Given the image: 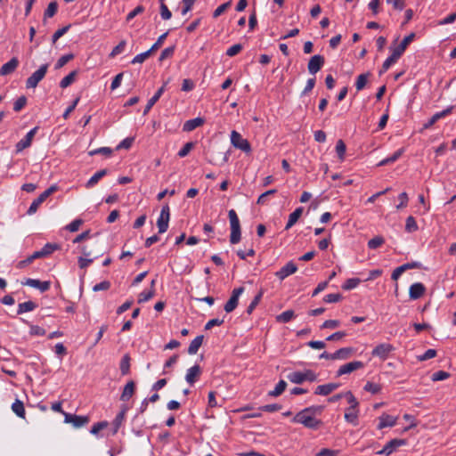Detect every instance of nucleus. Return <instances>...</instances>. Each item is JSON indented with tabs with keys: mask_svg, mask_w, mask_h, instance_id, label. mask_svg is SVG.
Instances as JSON below:
<instances>
[{
	"mask_svg": "<svg viewBox=\"0 0 456 456\" xmlns=\"http://www.w3.org/2000/svg\"><path fill=\"white\" fill-rule=\"evenodd\" d=\"M317 410L318 408L314 407L305 408L294 416L292 421L300 423L305 428L315 429L321 424V421L314 417Z\"/></svg>",
	"mask_w": 456,
	"mask_h": 456,
	"instance_id": "f257e3e1",
	"label": "nucleus"
},
{
	"mask_svg": "<svg viewBox=\"0 0 456 456\" xmlns=\"http://www.w3.org/2000/svg\"><path fill=\"white\" fill-rule=\"evenodd\" d=\"M48 64H43L34 71L26 80V87L28 89L36 88L39 82L45 77L48 70Z\"/></svg>",
	"mask_w": 456,
	"mask_h": 456,
	"instance_id": "f03ea898",
	"label": "nucleus"
},
{
	"mask_svg": "<svg viewBox=\"0 0 456 456\" xmlns=\"http://www.w3.org/2000/svg\"><path fill=\"white\" fill-rule=\"evenodd\" d=\"M231 143L236 149H239L246 153L251 151V146L248 140L244 139L240 133L235 130L231 132Z\"/></svg>",
	"mask_w": 456,
	"mask_h": 456,
	"instance_id": "7ed1b4c3",
	"label": "nucleus"
},
{
	"mask_svg": "<svg viewBox=\"0 0 456 456\" xmlns=\"http://www.w3.org/2000/svg\"><path fill=\"white\" fill-rule=\"evenodd\" d=\"M170 219V208L169 206L164 205L161 208L160 215L157 220V226L159 233L167 232L168 229V224Z\"/></svg>",
	"mask_w": 456,
	"mask_h": 456,
	"instance_id": "20e7f679",
	"label": "nucleus"
},
{
	"mask_svg": "<svg viewBox=\"0 0 456 456\" xmlns=\"http://www.w3.org/2000/svg\"><path fill=\"white\" fill-rule=\"evenodd\" d=\"M37 129V126L32 128L27 133V134L21 140H20L16 143L15 150L17 153L21 152L23 150L28 148L31 145L32 140L36 135Z\"/></svg>",
	"mask_w": 456,
	"mask_h": 456,
	"instance_id": "39448f33",
	"label": "nucleus"
},
{
	"mask_svg": "<svg viewBox=\"0 0 456 456\" xmlns=\"http://www.w3.org/2000/svg\"><path fill=\"white\" fill-rule=\"evenodd\" d=\"M243 287H239L232 290L230 299L224 305V311L226 313H231L237 307L239 297L243 293Z\"/></svg>",
	"mask_w": 456,
	"mask_h": 456,
	"instance_id": "423d86ee",
	"label": "nucleus"
},
{
	"mask_svg": "<svg viewBox=\"0 0 456 456\" xmlns=\"http://www.w3.org/2000/svg\"><path fill=\"white\" fill-rule=\"evenodd\" d=\"M404 444H406V441L404 439H392L387 443L383 449L379 451L377 454L389 456L396 448Z\"/></svg>",
	"mask_w": 456,
	"mask_h": 456,
	"instance_id": "0eeeda50",
	"label": "nucleus"
},
{
	"mask_svg": "<svg viewBox=\"0 0 456 456\" xmlns=\"http://www.w3.org/2000/svg\"><path fill=\"white\" fill-rule=\"evenodd\" d=\"M363 367H364V363L361 361L350 362L343 364L339 367V369L337 371V376L340 377V376H343L346 374H349L354 370L362 369Z\"/></svg>",
	"mask_w": 456,
	"mask_h": 456,
	"instance_id": "6e6552de",
	"label": "nucleus"
},
{
	"mask_svg": "<svg viewBox=\"0 0 456 456\" xmlns=\"http://www.w3.org/2000/svg\"><path fill=\"white\" fill-rule=\"evenodd\" d=\"M394 350V346L388 343L378 345L371 352L372 356L386 360L389 354Z\"/></svg>",
	"mask_w": 456,
	"mask_h": 456,
	"instance_id": "1a4fd4ad",
	"label": "nucleus"
},
{
	"mask_svg": "<svg viewBox=\"0 0 456 456\" xmlns=\"http://www.w3.org/2000/svg\"><path fill=\"white\" fill-rule=\"evenodd\" d=\"M65 422L70 423L74 428H81L89 422L87 416H77L71 413H64Z\"/></svg>",
	"mask_w": 456,
	"mask_h": 456,
	"instance_id": "9d476101",
	"label": "nucleus"
},
{
	"mask_svg": "<svg viewBox=\"0 0 456 456\" xmlns=\"http://www.w3.org/2000/svg\"><path fill=\"white\" fill-rule=\"evenodd\" d=\"M324 58L320 54H315L309 60L307 69L310 74L315 75L323 66Z\"/></svg>",
	"mask_w": 456,
	"mask_h": 456,
	"instance_id": "9b49d317",
	"label": "nucleus"
},
{
	"mask_svg": "<svg viewBox=\"0 0 456 456\" xmlns=\"http://www.w3.org/2000/svg\"><path fill=\"white\" fill-rule=\"evenodd\" d=\"M297 270V265L292 262H288L282 268L275 273V276L280 280L283 281L289 275L295 273Z\"/></svg>",
	"mask_w": 456,
	"mask_h": 456,
	"instance_id": "f8f14e48",
	"label": "nucleus"
},
{
	"mask_svg": "<svg viewBox=\"0 0 456 456\" xmlns=\"http://www.w3.org/2000/svg\"><path fill=\"white\" fill-rule=\"evenodd\" d=\"M22 285L29 286L34 289H39L41 292H45L50 289V281H41L37 279L28 278L21 281Z\"/></svg>",
	"mask_w": 456,
	"mask_h": 456,
	"instance_id": "ddd939ff",
	"label": "nucleus"
},
{
	"mask_svg": "<svg viewBox=\"0 0 456 456\" xmlns=\"http://www.w3.org/2000/svg\"><path fill=\"white\" fill-rule=\"evenodd\" d=\"M453 110V106H449L447 107L445 110H442V111H439V112H436L435 113L431 118L426 123L424 124V128L425 129H428L429 127H431L435 123H436L439 119L448 116L450 113H452Z\"/></svg>",
	"mask_w": 456,
	"mask_h": 456,
	"instance_id": "4468645a",
	"label": "nucleus"
},
{
	"mask_svg": "<svg viewBox=\"0 0 456 456\" xmlns=\"http://www.w3.org/2000/svg\"><path fill=\"white\" fill-rule=\"evenodd\" d=\"M414 37H415L414 33L409 34L402 40L400 45H398L395 47H391V50L393 52H395L398 56L401 57L403 55V53H404V51L406 50L407 46L411 43V41L413 40Z\"/></svg>",
	"mask_w": 456,
	"mask_h": 456,
	"instance_id": "2eb2a0df",
	"label": "nucleus"
},
{
	"mask_svg": "<svg viewBox=\"0 0 456 456\" xmlns=\"http://www.w3.org/2000/svg\"><path fill=\"white\" fill-rule=\"evenodd\" d=\"M82 256L78 257V265L81 269L86 268L93 263L94 258H90L92 251L88 250L86 246L81 248Z\"/></svg>",
	"mask_w": 456,
	"mask_h": 456,
	"instance_id": "dca6fc26",
	"label": "nucleus"
},
{
	"mask_svg": "<svg viewBox=\"0 0 456 456\" xmlns=\"http://www.w3.org/2000/svg\"><path fill=\"white\" fill-rule=\"evenodd\" d=\"M19 66V60L16 57L12 58L4 63L0 69V76H7L12 74Z\"/></svg>",
	"mask_w": 456,
	"mask_h": 456,
	"instance_id": "f3484780",
	"label": "nucleus"
},
{
	"mask_svg": "<svg viewBox=\"0 0 456 456\" xmlns=\"http://www.w3.org/2000/svg\"><path fill=\"white\" fill-rule=\"evenodd\" d=\"M425 292V287L420 282H416L411 285L409 289V297L411 299L419 298Z\"/></svg>",
	"mask_w": 456,
	"mask_h": 456,
	"instance_id": "a211bd4d",
	"label": "nucleus"
},
{
	"mask_svg": "<svg viewBox=\"0 0 456 456\" xmlns=\"http://www.w3.org/2000/svg\"><path fill=\"white\" fill-rule=\"evenodd\" d=\"M379 419V422L378 428L382 429L388 427H394L396 424L397 418L388 414H382Z\"/></svg>",
	"mask_w": 456,
	"mask_h": 456,
	"instance_id": "6ab92c4d",
	"label": "nucleus"
},
{
	"mask_svg": "<svg viewBox=\"0 0 456 456\" xmlns=\"http://www.w3.org/2000/svg\"><path fill=\"white\" fill-rule=\"evenodd\" d=\"M200 374V367L198 364L193 365L192 367L187 370V373L185 375V380L190 384L193 385L197 379Z\"/></svg>",
	"mask_w": 456,
	"mask_h": 456,
	"instance_id": "aec40b11",
	"label": "nucleus"
},
{
	"mask_svg": "<svg viewBox=\"0 0 456 456\" xmlns=\"http://www.w3.org/2000/svg\"><path fill=\"white\" fill-rule=\"evenodd\" d=\"M135 390V383L133 380H130L124 387L122 394L120 395V400L123 402H127L133 396Z\"/></svg>",
	"mask_w": 456,
	"mask_h": 456,
	"instance_id": "412c9836",
	"label": "nucleus"
},
{
	"mask_svg": "<svg viewBox=\"0 0 456 456\" xmlns=\"http://www.w3.org/2000/svg\"><path fill=\"white\" fill-rule=\"evenodd\" d=\"M204 122H205L204 118H200V117L192 118V119H189L183 124V130L184 132H191L194 129H196L197 127L202 126L204 124Z\"/></svg>",
	"mask_w": 456,
	"mask_h": 456,
	"instance_id": "4be33fe9",
	"label": "nucleus"
},
{
	"mask_svg": "<svg viewBox=\"0 0 456 456\" xmlns=\"http://www.w3.org/2000/svg\"><path fill=\"white\" fill-rule=\"evenodd\" d=\"M338 387V384L337 383H328L324 385H320L316 387L315 394L321 395H328L334 390H336Z\"/></svg>",
	"mask_w": 456,
	"mask_h": 456,
	"instance_id": "5701e85b",
	"label": "nucleus"
},
{
	"mask_svg": "<svg viewBox=\"0 0 456 456\" xmlns=\"http://www.w3.org/2000/svg\"><path fill=\"white\" fill-rule=\"evenodd\" d=\"M165 91V85L158 89V91L154 94V95L148 101L147 105L143 110V115H146L153 105L159 101Z\"/></svg>",
	"mask_w": 456,
	"mask_h": 456,
	"instance_id": "b1692460",
	"label": "nucleus"
},
{
	"mask_svg": "<svg viewBox=\"0 0 456 456\" xmlns=\"http://www.w3.org/2000/svg\"><path fill=\"white\" fill-rule=\"evenodd\" d=\"M303 213V208H296L289 216V220L287 222V224L285 226L286 230L290 229L299 219V217L302 216Z\"/></svg>",
	"mask_w": 456,
	"mask_h": 456,
	"instance_id": "393cba45",
	"label": "nucleus"
},
{
	"mask_svg": "<svg viewBox=\"0 0 456 456\" xmlns=\"http://www.w3.org/2000/svg\"><path fill=\"white\" fill-rule=\"evenodd\" d=\"M354 353V348L352 347H343L332 354V356L335 360H346Z\"/></svg>",
	"mask_w": 456,
	"mask_h": 456,
	"instance_id": "a878e982",
	"label": "nucleus"
},
{
	"mask_svg": "<svg viewBox=\"0 0 456 456\" xmlns=\"http://www.w3.org/2000/svg\"><path fill=\"white\" fill-rule=\"evenodd\" d=\"M231 231H240V224L239 217L234 209H231L228 212Z\"/></svg>",
	"mask_w": 456,
	"mask_h": 456,
	"instance_id": "bb28decb",
	"label": "nucleus"
},
{
	"mask_svg": "<svg viewBox=\"0 0 456 456\" xmlns=\"http://www.w3.org/2000/svg\"><path fill=\"white\" fill-rule=\"evenodd\" d=\"M106 174H107V170L106 169H101V170L97 171L86 182V188L94 187Z\"/></svg>",
	"mask_w": 456,
	"mask_h": 456,
	"instance_id": "cd10ccee",
	"label": "nucleus"
},
{
	"mask_svg": "<svg viewBox=\"0 0 456 456\" xmlns=\"http://www.w3.org/2000/svg\"><path fill=\"white\" fill-rule=\"evenodd\" d=\"M400 56H398L395 52L392 51V53L390 56H388L385 61L383 62L382 68L379 71V74L386 72L393 64H395L398 60Z\"/></svg>",
	"mask_w": 456,
	"mask_h": 456,
	"instance_id": "c85d7f7f",
	"label": "nucleus"
},
{
	"mask_svg": "<svg viewBox=\"0 0 456 456\" xmlns=\"http://www.w3.org/2000/svg\"><path fill=\"white\" fill-rule=\"evenodd\" d=\"M344 417L346 422L354 426L358 425V410H349V408H346Z\"/></svg>",
	"mask_w": 456,
	"mask_h": 456,
	"instance_id": "c756f323",
	"label": "nucleus"
},
{
	"mask_svg": "<svg viewBox=\"0 0 456 456\" xmlns=\"http://www.w3.org/2000/svg\"><path fill=\"white\" fill-rule=\"evenodd\" d=\"M204 337L202 335L197 336L190 344L188 347V354L192 355L197 354L199 348L202 345Z\"/></svg>",
	"mask_w": 456,
	"mask_h": 456,
	"instance_id": "7c9ffc66",
	"label": "nucleus"
},
{
	"mask_svg": "<svg viewBox=\"0 0 456 456\" xmlns=\"http://www.w3.org/2000/svg\"><path fill=\"white\" fill-rule=\"evenodd\" d=\"M126 407H124L120 412H118L117 414V416L115 417L113 422H112V425L114 427V429H113V433H117L118 428L121 427L124 419H125V416H126Z\"/></svg>",
	"mask_w": 456,
	"mask_h": 456,
	"instance_id": "2f4dec72",
	"label": "nucleus"
},
{
	"mask_svg": "<svg viewBox=\"0 0 456 456\" xmlns=\"http://www.w3.org/2000/svg\"><path fill=\"white\" fill-rule=\"evenodd\" d=\"M46 200V198L41 193L37 199H35L29 206L27 214L31 216L35 214L39 206Z\"/></svg>",
	"mask_w": 456,
	"mask_h": 456,
	"instance_id": "473e14b6",
	"label": "nucleus"
},
{
	"mask_svg": "<svg viewBox=\"0 0 456 456\" xmlns=\"http://www.w3.org/2000/svg\"><path fill=\"white\" fill-rule=\"evenodd\" d=\"M287 383L285 380L281 379L275 386L273 390L268 392V395L272 397H277L281 395L286 389Z\"/></svg>",
	"mask_w": 456,
	"mask_h": 456,
	"instance_id": "72a5a7b5",
	"label": "nucleus"
},
{
	"mask_svg": "<svg viewBox=\"0 0 456 456\" xmlns=\"http://www.w3.org/2000/svg\"><path fill=\"white\" fill-rule=\"evenodd\" d=\"M36 307H37V304H35L32 301L23 302V303L19 304L17 314H24L27 312H30V311H33L34 309H36Z\"/></svg>",
	"mask_w": 456,
	"mask_h": 456,
	"instance_id": "f704fd0d",
	"label": "nucleus"
},
{
	"mask_svg": "<svg viewBox=\"0 0 456 456\" xmlns=\"http://www.w3.org/2000/svg\"><path fill=\"white\" fill-rule=\"evenodd\" d=\"M287 379L294 384H302L305 381L304 371H293L288 374Z\"/></svg>",
	"mask_w": 456,
	"mask_h": 456,
	"instance_id": "c9c22d12",
	"label": "nucleus"
},
{
	"mask_svg": "<svg viewBox=\"0 0 456 456\" xmlns=\"http://www.w3.org/2000/svg\"><path fill=\"white\" fill-rule=\"evenodd\" d=\"M295 317L293 310H287L276 316V321L281 323H287Z\"/></svg>",
	"mask_w": 456,
	"mask_h": 456,
	"instance_id": "e433bc0d",
	"label": "nucleus"
},
{
	"mask_svg": "<svg viewBox=\"0 0 456 456\" xmlns=\"http://www.w3.org/2000/svg\"><path fill=\"white\" fill-rule=\"evenodd\" d=\"M154 295H155V289L152 288L143 290L138 295V303L142 304V303L147 302L151 298H152L154 297Z\"/></svg>",
	"mask_w": 456,
	"mask_h": 456,
	"instance_id": "4c0bfd02",
	"label": "nucleus"
},
{
	"mask_svg": "<svg viewBox=\"0 0 456 456\" xmlns=\"http://www.w3.org/2000/svg\"><path fill=\"white\" fill-rule=\"evenodd\" d=\"M12 410L13 411V412L20 417V418H24L25 416V409H24V405H23V403L20 400H16L12 404Z\"/></svg>",
	"mask_w": 456,
	"mask_h": 456,
	"instance_id": "58836bf2",
	"label": "nucleus"
},
{
	"mask_svg": "<svg viewBox=\"0 0 456 456\" xmlns=\"http://www.w3.org/2000/svg\"><path fill=\"white\" fill-rule=\"evenodd\" d=\"M130 370V357L128 354H125L120 362V371L122 375H126Z\"/></svg>",
	"mask_w": 456,
	"mask_h": 456,
	"instance_id": "ea45409f",
	"label": "nucleus"
},
{
	"mask_svg": "<svg viewBox=\"0 0 456 456\" xmlns=\"http://www.w3.org/2000/svg\"><path fill=\"white\" fill-rule=\"evenodd\" d=\"M361 282V280L358 278H350L347 279L345 283L342 285V289L344 290H351L355 289Z\"/></svg>",
	"mask_w": 456,
	"mask_h": 456,
	"instance_id": "a19ab883",
	"label": "nucleus"
},
{
	"mask_svg": "<svg viewBox=\"0 0 456 456\" xmlns=\"http://www.w3.org/2000/svg\"><path fill=\"white\" fill-rule=\"evenodd\" d=\"M76 75H77V72L72 71L69 75L64 77L60 82V86L61 88H66V87L69 86L74 82Z\"/></svg>",
	"mask_w": 456,
	"mask_h": 456,
	"instance_id": "79ce46f5",
	"label": "nucleus"
},
{
	"mask_svg": "<svg viewBox=\"0 0 456 456\" xmlns=\"http://www.w3.org/2000/svg\"><path fill=\"white\" fill-rule=\"evenodd\" d=\"M368 77H369V73H363L357 77L356 82H355V87H356L357 91H361L365 87Z\"/></svg>",
	"mask_w": 456,
	"mask_h": 456,
	"instance_id": "37998d69",
	"label": "nucleus"
},
{
	"mask_svg": "<svg viewBox=\"0 0 456 456\" xmlns=\"http://www.w3.org/2000/svg\"><path fill=\"white\" fill-rule=\"evenodd\" d=\"M58 4L56 2H51L44 13V19L51 18L57 12Z\"/></svg>",
	"mask_w": 456,
	"mask_h": 456,
	"instance_id": "c03bdc74",
	"label": "nucleus"
},
{
	"mask_svg": "<svg viewBox=\"0 0 456 456\" xmlns=\"http://www.w3.org/2000/svg\"><path fill=\"white\" fill-rule=\"evenodd\" d=\"M385 242L382 236H376L368 241V248L370 249H376Z\"/></svg>",
	"mask_w": 456,
	"mask_h": 456,
	"instance_id": "a18cd8bd",
	"label": "nucleus"
},
{
	"mask_svg": "<svg viewBox=\"0 0 456 456\" xmlns=\"http://www.w3.org/2000/svg\"><path fill=\"white\" fill-rule=\"evenodd\" d=\"M418 230V224L413 216H408L405 223V231L407 232H413Z\"/></svg>",
	"mask_w": 456,
	"mask_h": 456,
	"instance_id": "49530a36",
	"label": "nucleus"
},
{
	"mask_svg": "<svg viewBox=\"0 0 456 456\" xmlns=\"http://www.w3.org/2000/svg\"><path fill=\"white\" fill-rule=\"evenodd\" d=\"M345 397H346L347 402L350 404V406L348 407L349 410H357L359 403H358L357 399L354 397V395L352 394V392H350V391L346 392Z\"/></svg>",
	"mask_w": 456,
	"mask_h": 456,
	"instance_id": "de8ad7c7",
	"label": "nucleus"
},
{
	"mask_svg": "<svg viewBox=\"0 0 456 456\" xmlns=\"http://www.w3.org/2000/svg\"><path fill=\"white\" fill-rule=\"evenodd\" d=\"M126 45V40L120 41L119 44L118 45H116L110 52V57L114 58L115 56L122 53L125 51Z\"/></svg>",
	"mask_w": 456,
	"mask_h": 456,
	"instance_id": "09e8293b",
	"label": "nucleus"
},
{
	"mask_svg": "<svg viewBox=\"0 0 456 456\" xmlns=\"http://www.w3.org/2000/svg\"><path fill=\"white\" fill-rule=\"evenodd\" d=\"M363 389L367 392H370L372 395H376L380 392L381 387L379 384L368 381Z\"/></svg>",
	"mask_w": 456,
	"mask_h": 456,
	"instance_id": "8fccbe9b",
	"label": "nucleus"
},
{
	"mask_svg": "<svg viewBox=\"0 0 456 456\" xmlns=\"http://www.w3.org/2000/svg\"><path fill=\"white\" fill-rule=\"evenodd\" d=\"M59 248V245L55 243H46L42 248L41 251L45 256L51 255L53 252Z\"/></svg>",
	"mask_w": 456,
	"mask_h": 456,
	"instance_id": "3c124183",
	"label": "nucleus"
},
{
	"mask_svg": "<svg viewBox=\"0 0 456 456\" xmlns=\"http://www.w3.org/2000/svg\"><path fill=\"white\" fill-rule=\"evenodd\" d=\"M346 144L342 140H338L336 144V152L340 160H343L346 154Z\"/></svg>",
	"mask_w": 456,
	"mask_h": 456,
	"instance_id": "603ef678",
	"label": "nucleus"
},
{
	"mask_svg": "<svg viewBox=\"0 0 456 456\" xmlns=\"http://www.w3.org/2000/svg\"><path fill=\"white\" fill-rule=\"evenodd\" d=\"M175 49V45L165 48L161 52L159 61H163L164 60L172 57L174 55Z\"/></svg>",
	"mask_w": 456,
	"mask_h": 456,
	"instance_id": "864d4df0",
	"label": "nucleus"
},
{
	"mask_svg": "<svg viewBox=\"0 0 456 456\" xmlns=\"http://www.w3.org/2000/svg\"><path fill=\"white\" fill-rule=\"evenodd\" d=\"M151 53L149 50L144 53H141L134 57L131 63L132 64L142 63L151 55Z\"/></svg>",
	"mask_w": 456,
	"mask_h": 456,
	"instance_id": "5fc2aeb1",
	"label": "nucleus"
},
{
	"mask_svg": "<svg viewBox=\"0 0 456 456\" xmlns=\"http://www.w3.org/2000/svg\"><path fill=\"white\" fill-rule=\"evenodd\" d=\"M82 224H83V220L77 218V219L73 220L70 224H69L65 227V229L70 232H75L79 229V227Z\"/></svg>",
	"mask_w": 456,
	"mask_h": 456,
	"instance_id": "6e6d98bb",
	"label": "nucleus"
},
{
	"mask_svg": "<svg viewBox=\"0 0 456 456\" xmlns=\"http://www.w3.org/2000/svg\"><path fill=\"white\" fill-rule=\"evenodd\" d=\"M27 103V98L25 96L19 97L13 103V110L18 112L21 110Z\"/></svg>",
	"mask_w": 456,
	"mask_h": 456,
	"instance_id": "4d7b16f0",
	"label": "nucleus"
},
{
	"mask_svg": "<svg viewBox=\"0 0 456 456\" xmlns=\"http://www.w3.org/2000/svg\"><path fill=\"white\" fill-rule=\"evenodd\" d=\"M194 144L193 142H186L183 148L178 151L177 155L180 157V158H184L186 157L189 152L191 151V149L193 148Z\"/></svg>",
	"mask_w": 456,
	"mask_h": 456,
	"instance_id": "13d9d810",
	"label": "nucleus"
},
{
	"mask_svg": "<svg viewBox=\"0 0 456 456\" xmlns=\"http://www.w3.org/2000/svg\"><path fill=\"white\" fill-rule=\"evenodd\" d=\"M73 54H65V55H62L61 58H59V60L57 61L56 64H55V69H61L62 68L64 65H66L67 62H69L70 60L73 59Z\"/></svg>",
	"mask_w": 456,
	"mask_h": 456,
	"instance_id": "bf43d9fd",
	"label": "nucleus"
},
{
	"mask_svg": "<svg viewBox=\"0 0 456 456\" xmlns=\"http://www.w3.org/2000/svg\"><path fill=\"white\" fill-rule=\"evenodd\" d=\"M112 153V150L109 147H101L95 150H93L89 152L90 156L103 154L105 156H110Z\"/></svg>",
	"mask_w": 456,
	"mask_h": 456,
	"instance_id": "052dcab7",
	"label": "nucleus"
},
{
	"mask_svg": "<svg viewBox=\"0 0 456 456\" xmlns=\"http://www.w3.org/2000/svg\"><path fill=\"white\" fill-rule=\"evenodd\" d=\"M69 28V26H65L61 28L57 29L52 37L53 44L56 43L59 38H61L64 34H66Z\"/></svg>",
	"mask_w": 456,
	"mask_h": 456,
	"instance_id": "680f3d73",
	"label": "nucleus"
},
{
	"mask_svg": "<svg viewBox=\"0 0 456 456\" xmlns=\"http://www.w3.org/2000/svg\"><path fill=\"white\" fill-rule=\"evenodd\" d=\"M263 297V291L261 290L251 301L249 305L248 306L247 312L248 314L252 313V311L256 308V306L259 304L261 298Z\"/></svg>",
	"mask_w": 456,
	"mask_h": 456,
	"instance_id": "e2e57ef3",
	"label": "nucleus"
},
{
	"mask_svg": "<svg viewBox=\"0 0 456 456\" xmlns=\"http://www.w3.org/2000/svg\"><path fill=\"white\" fill-rule=\"evenodd\" d=\"M276 190L275 189H272V190H269V191H266L265 192L262 193L258 199H257V201L256 203L259 204V205H264L265 204V202L267 201V198L268 196L270 195H273V194H275L276 193Z\"/></svg>",
	"mask_w": 456,
	"mask_h": 456,
	"instance_id": "0e129e2a",
	"label": "nucleus"
},
{
	"mask_svg": "<svg viewBox=\"0 0 456 456\" xmlns=\"http://www.w3.org/2000/svg\"><path fill=\"white\" fill-rule=\"evenodd\" d=\"M398 199L400 200V203L396 205V209H401L405 208L408 205L409 198L408 194L406 192H402L399 194Z\"/></svg>",
	"mask_w": 456,
	"mask_h": 456,
	"instance_id": "69168bd1",
	"label": "nucleus"
},
{
	"mask_svg": "<svg viewBox=\"0 0 456 456\" xmlns=\"http://www.w3.org/2000/svg\"><path fill=\"white\" fill-rule=\"evenodd\" d=\"M241 49L242 45L240 44H235L227 49L226 55L229 57L235 56L241 51Z\"/></svg>",
	"mask_w": 456,
	"mask_h": 456,
	"instance_id": "338daca9",
	"label": "nucleus"
},
{
	"mask_svg": "<svg viewBox=\"0 0 456 456\" xmlns=\"http://www.w3.org/2000/svg\"><path fill=\"white\" fill-rule=\"evenodd\" d=\"M339 451L323 448L317 452V456H338Z\"/></svg>",
	"mask_w": 456,
	"mask_h": 456,
	"instance_id": "774afa93",
	"label": "nucleus"
}]
</instances>
